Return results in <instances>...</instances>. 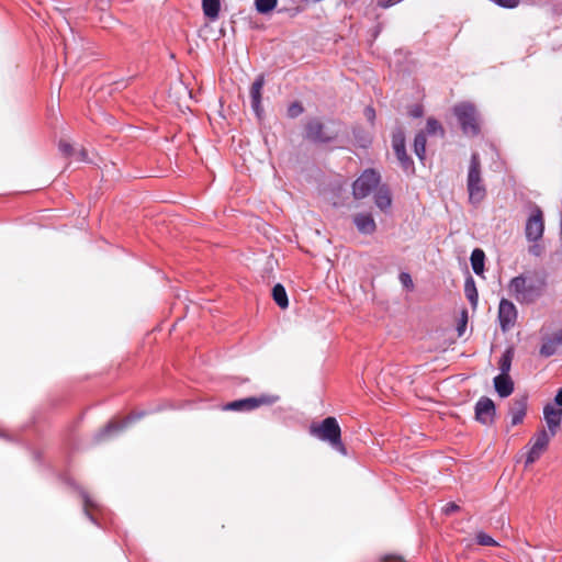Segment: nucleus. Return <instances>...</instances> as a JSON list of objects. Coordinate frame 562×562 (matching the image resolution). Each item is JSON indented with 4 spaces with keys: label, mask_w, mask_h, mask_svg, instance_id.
<instances>
[{
    "label": "nucleus",
    "mask_w": 562,
    "mask_h": 562,
    "mask_svg": "<svg viewBox=\"0 0 562 562\" xmlns=\"http://www.w3.org/2000/svg\"><path fill=\"white\" fill-rule=\"evenodd\" d=\"M529 252L533 256H540L542 252V248H541V246L535 244L529 247Z\"/></svg>",
    "instance_id": "nucleus-41"
},
{
    "label": "nucleus",
    "mask_w": 562,
    "mask_h": 562,
    "mask_svg": "<svg viewBox=\"0 0 562 562\" xmlns=\"http://www.w3.org/2000/svg\"><path fill=\"white\" fill-rule=\"evenodd\" d=\"M494 387L501 397H507L514 391V382L509 375L498 374L494 378Z\"/></svg>",
    "instance_id": "nucleus-16"
},
{
    "label": "nucleus",
    "mask_w": 562,
    "mask_h": 562,
    "mask_svg": "<svg viewBox=\"0 0 562 562\" xmlns=\"http://www.w3.org/2000/svg\"><path fill=\"white\" fill-rule=\"evenodd\" d=\"M82 497H83V505H85L86 515L93 521V517L90 515L89 508H95L97 505L94 504V502L87 494H83Z\"/></svg>",
    "instance_id": "nucleus-33"
},
{
    "label": "nucleus",
    "mask_w": 562,
    "mask_h": 562,
    "mask_svg": "<svg viewBox=\"0 0 562 562\" xmlns=\"http://www.w3.org/2000/svg\"><path fill=\"white\" fill-rule=\"evenodd\" d=\"M374 203L381 211H386L392 204L390 189L386 186H380L374 193Z\"/></svg>",
    "instance_id": "nucleus-17"
},
{
    "label": "nucleus",
    "mask_w": 562,
    "mask_h": 562,
    "mask_svg": "<svg viewBox=\"0 0 562 562\" xmlns=\"http://www.w3.org/2000/svg\"><path fill=\"white\" fill-rule=\"evenodd\" d=\"M303 112H304V108L297 101L291 103L288 108V116L291 119H295V117L300 116Z\"/></svg>",
    "instance_id": "nucleus-30"
},
{
    "label": "nucleus",
    "mask_w": 562,
    "mask_h": 562,
    "mask_svg": "<svg viewBox=\"0 0 562 562\" xmlns=\"http://www.w3.org/2000/svg\"><path fill=\"white\" fill-rule=\"evenodd\" d=\"M409 114L413 117H420L423 115V108L420 105H415L409 110Z\"/></svg>",
    "instance_id": "nucleus-38"
},
{
    "label": "nucleus",
    "mask_w": 562,
    "mask_h": 562,
    "mask_svg": "<svg viewBox=\"0 0 562 562\" xmlns=\"http://www.w3.org/2000/svg\"><path fill=\"white\" fill-rule=\"evenodd\" d=\"M496 408L494 402L486 396H482L475 404V419L486 426L494 423Z\"/></svg>",
    "instance_id": "nucleus-9"
},
{
    "label": "nucleus",
    "mask_w": 562,
    "mask_h": 562,
    "mask_svg": "<svg viewBox=\"0 0 562 562\" xmlns=\"http://www.w3.org/2000/svg\"><path fill=\"white\" fill-rule=\"evenodd\" d=\"M395 155H403L406 151L405 143L392 145Z\"/></svg>",
    "instance_id": "nucleus-40"
},
{
    "label": "nucleus",
    "mask_w": 562,
    "mask_h": 562,
    "mask_svg": "<svg viewBox=\"0 0 562 562\" xmlns=\"http://www.w3.org/2000/svg\"><path fill=\"white\" fill-rule=\"evenodd\" d=\"M542 451L537 450L536 448L531 447L526 459V464L533 463L539 457L541 456Z\"/></svg>",
    "instance_id": "nucleus-32"
},
{
    "label": "nucleus",
    "mask_w": 562,
    "mask_h": 562,
    "mask_svg": "<svg viewBox=\"0 0 562 562\" xmlns=\"http://www.w3.org/2000/svg\"><path fill=\"white\" fill-rule=\"evenodd\" d=\"M546 286L544 276L528 272L513 278L509 281L508 291L518 303L532 304L543 294Z\"/></svg>",
    "instance_id": "nucleus-1"
},
{
    "label": "nucleus",
    "mask_w": 562,
    "mask_h": 562,
    "mask_svg": "<svg viewBox=\"0 0 562 562\" xmlns=\"http://www.w3.org/2000/svg\"><path fill=\"white\" fill-rule=\"evenodd\" d=\"M405 143V133L401 125L396 126L392 132V145Z\"/></svg>",
    "instance_id": "nucleus-31"
},
{
    "label": "nucleus",
    "mask_w": 562,
    "mask_h": 562,
    "mask_svg": "<svg viewBox=\"0 0 562 562\" xmlns=\"http://www.w3.org/2000/svg\"><path fill=\"white\" fill-rule=\"evenodd\" d=\"M554 401L558 406L562 407V387L558 391Z\"/></svg>",
    "instance_id": "nucleus-43"
},
{
    "label": "nucleus",
    "mask_w": 562,
    "mask_h": 562,
    "mask_svg": "<svg viewBox=\"0 0 562 562\" xmlns=\"http://www.w3.org/2000/svg\"><path fill=\"white\" fill-rule=\"evenodd\" d=\"M426 133L428 135H436V134H440L441 136L445 135V131H443L442 125L439 123V121H437L434 117H429L427 120Z\"/></svg>",
    "instance_id": "nucleus-27"
},
{
    "label": "nucleus",
    "mask_w": 562,
    "mask_h": 562,
    "mask_svg": "<svg viewBox=\"0 0 562 562\" xmlns=\"http://www.w3.org/2000/svg\"><path fill=\"white\" fill-rule=\"evenodd\" d=\"M383 562H405L401 557L387 555L383 559Z\"/></svg>",
    "instance_id": "nucleus-42"
},
{
    "label": "nucleus",
    "mask_w": 562,
    "mask_h": 562,
    "mask_svg": "<svg viewBox=\"0 0 562 562\" xmlns=\"http://www.w3.org/2000/svg\"><path fill=\"white\" fill-rule=\"evenodd\" d=\"M272 297L279 307L286 308L289 306L288 294L282 284L278 283L273 286Z\"/></svg>",
    "instance_id": "nucleus-21"
},
{
    "label": "nucleus",
    "mask_w": 562,
    "mask_h": 562,
    "mask_svg": "<svg viewBox=\"0 0 562 562\" xmlns=\"http://www.w3.org/2000/svg\"><path fill=\"white\" fill-rule=\"evenodd\" d=\"M310 434L322 441L328 442L341 454H347L346 447L341 441V429L335 417H326L319 424H312Z\"/></svg>",
    "instance_id": "nucleus-2"
},
{
    "label": "nucleus",
    "mask_w": 562,
    "mask_h": 562,
    "mask_svg": "<svg viewBox=\"0 0 562 562\" xmlns=\"http://www.w3.org/2000/svg\"><path fill=\"white\" fill-rule=\"evenodd\" d=\"M544 232L543 213L539 206H535L530 216L527 218L525 235L528 241L536 243L540 240Z\"/></svg>",
    "instance_id": "nucleus-8"
},
{
    "label": "nucleus",
    "mask_w": 562,
    "mask_h": 562,
    "mask_svg": "<svg viewBox=\"0 0 562 562\" xmlns=\"http://www.w3.org/2000/svg\"><path fill=\"white\" fill-rule=\"evenodd\" d=\"M458 509H459V506H458L457 504H454V503H448V504L445 506L443 512H445V514L450 515V514L454 513V512H456V510H458Z\"/></svg>",
    "instance_id": "nucleus-39"
},
{
    "label": "nucleus",
    "mask_w": 562,
    "mask_h": 562,
    "mask_svg": "<svg viewBox=\"0 0 562 562\" xmlns=\"http://www.w3.org/2000/svg\"><path fill=\"white\" fill-rule=\"evenodd\" d=\"M402 0H378V5L381 7V8H389L391 5H394L398 2H401Z\"/></svg>",
    "instance_id": "nucleus-36"
},
{
    "label": "nucleus",
    "mask_w": 562,
    "mask_h": 562,
    "mask_svg": "<svg viewBox=\"0 0 562 562\" xmlns=\"http://www.w3.org/2000/svg\"><path fill=\"white\" fill-rule=\"evenodd\" d=\"M414 153L423 161L426 155V133L418 132L414 139Z\"/></svg>",
    "instance_id": "nucleus-24"
},
{
    "label": "nucleus",
    "mask_w": 562,
    "mask_h": 562,
    "mask_svg": "<svg viewBox=\"0 0 562 562\" xmlns=\"http://www.w3.org/2000/svg\"><path fill=\"white\" fill-rule=\"evenodd\" d=\"M139 417H140V415L136 416V417L128 416L121 422H116V420L110 422L103 429H101L95 435V440L101 441V440H104L105 438L110 437L112 434H117V432L122 431L125 427H127L128 424H131L134 419L139 418Z\"/></svg>",
    "instance_id": "nucleus-12"
},
{
    "label": "nucleus",
    "mask_w": 562,
    "mask_h": 562,
    "mask_svg": "<svg viewBox=\"0 0 562 562\" xmlns=\"http://www.w3.org/2000/svg\"><path fill=\"white\" fill-rule=\"evenodd\" d=\"M543 417L551 436H554L561 426L562 408L553 404H547L543 408Z\"/></svg>",
    "instance_id": "nucleus-11"
},
{
    "label": "nucleus",
    "mask_w": 562,
    "mask_h": 562,
    "mask_svg": "<svg viewBox=\"0 0 562 562\" xmlns=\"http://www.w3.org/2000/svg\"><path fill=\"white\" fill-rule=\"evenodd\" d=\"M550 436L546 429L539 430L532 438V446L537 450L544 451L549 445Z\"/></svg>",
    "instance_id": "nucleus-25"
},
{
    "label": "nucleus",
    "mask_w": 562,
    "mask_h": 562,
    "mask_svg": "<svg viewBox=\"0 0 562 562\" xmlns=\"http://www.w3.org/2000/svg\"><path fill=\"white\" fill-rule=\"evenodd\" d=\"M304 131V137L316 144H327L336 138L335 135H331L326 131L325 125L317 117L307 120Z\"/></svg>",
    "instance_id": "nucleus-7"
},
{
    "label": "nucleus",
    "mask_w": 562,
    "mask_h": 562,
    "mask_svg": "<svg viewBox=\"0 0 562 562\" xmlns=\"http://www.w3.org/2000/svg\"><path fill=\"white\" fill-rule=\"evenodd\" d=\"M278 401L279 396L277 395L261 394L259 396H251L229 402L224 406V409L236 412H249L260 406L272 405Z\"/></svg>",
    "instance_id": "nucleus-5"
},
{
    "label": "nucleus",
    "mask_w": 562,
    "mask_h": 562,
    "mask_svg": "<svg viewBox=\"0 0 562 562\" xmlns=\"http://www.w3.org/2000/svg\"><path fill=\"white\" fill-rule=\"evenodd\" d=\"M58 147L59 150L66 156H70L74 153L72 146L65 140H60Z\"/></svg>",
    "instance_id": "nucleus-34"
},
{
    "label": "nucleus",
    "mask_w": 562,
    "mask_h": 562,
    "mask_svg": "<svg viewBox=\"0 0 562 562\" xmlns=\"http://www.w3.org/2000/svg\"><path fill=\"white\" fill-rule=\"evenodd\" d=\"M476 542L484 547H495L498 543L487 533L481 531L476 535Z\"/></svg>",
    "instance_id": "nucleus-29"
},
{
    "label": "nucleus",
    "mask_w": 562,
    "mask_h": 562,
    "mask_svg": "<svg viewBox=\"0 0 562 562\" xmlns=\"http://www.w3.org/2000/svg\"><path fill=\"white\" fill-rule=\"evenodd\" d=\"M80 160L85 161L87 159V151L85 149L79 153Z\"/></svg>",
    "instance_id": "nucleus-44"
},
{
    "label": "nucleus",
    "mask_w": 562,
    "mask_h": 562,
    "mask_svg": "<svg viewBox=\"0 0 562 562\" xmlns=\"http://www.w3.org/2000/svg\"><path fill=\"white\" fill-rule=\"evenodd\" d=\"M202 9L204 15L211 21H215L220 15V0H202Z\"/></svg>",
    "instance_id": "nucleus-18"
},
{
    "label": "nucleus",
    "mask_w": 562,
    "mask_h": 562,
    "mask_svg": "<svg viewBox=\"0 0 562 562\" xmlns=\"http://www.w3.org/2000/svg\"><path fill=\"white\" fill-rule=\"evenodd\" d=\"M471 266L475 274L482 276L484 272L485 254L482 249L475 248L471 254Z\"/></svg>",
    "instance_id": "nucleus-19"
},
{
    "label": "nucleus",
    "mask_w": 562,
    "mask_h": 562,
    "mask_svg": "<svg viewBox=\"0 0 562 562\" xmlns=\"http://www.w3.org/2000/svg\"><path fill=\"white\" fill-rule=\"evenodd\" d=\"M357 229L364 235H371L376 231V224L370 213H358L353 216Z\"/></svg>",
    "instance_id": "nucleus-15"
},
{
    "label": "nucleus",
    "mask_w": 562,
    "mask_h": 562,
    "mask_svg": "<svg viewBox=\"0 0 562 562\" xmlns=\"http://www.w3.org/2000/svg\"><path fill=\"white\" fill-rule=\"evenodd\" d=\"M467 189L469 202L479 205L486 196V187L482 178L481 159L477 153H473L470 159V166L467 178Z\"/></svg>",
    "instance_id": "nucleus-3"
},
{
    "label": "nucleus",
    "mask_w": 562,
    "mask_h": 562,
    "mask_svg": "<svg viewBox=\"0 0 562 562\" xmlns=\"http://www.w3.org/2000/svg\"><path fill=\"white\" fill-rule=\"evenodd\" d=\"M464 294H465L467 299L469 300L471 306L473 308H475L477 305V302H479V294H477L475 282L471 276H469L465 280Z\"/></svg>",
    "instance_id": "nucleus-20"
},
{
    "label": "nucleus",
    "mask_w": 562,
    "mask_h": 562,
    "mask_svg": "<svg viewBox=\"0 0 562 562\" xmlns=\"http://www.w3.org/2000/svg\"><path fill=\"white\" fill-rule=\"evenodd\" d=\"M381 176L374 169H366L352 184V193L356 199L368 196L373 189L378 188Z\"/></svg>",
    "instance_id": "nucleus-6"
},
{
    "label": "nucleus",
    "mask_w": 562,
    "mask_h": 562,
    "mask_svg": "<svg viewBox=\"0 0 562 562\" xmlns=\"http://www.w3.org/2000/svg\"><path fill=\"white\" fill-rule=\"evenodd\" d=\"M278 4V0H255L256 10L261 14L271 12Z\"/></svg>",
    "instance_id": "nucleus-26"
},
{
    "label": "nucleus",
    "mask_w": 562,
    "mask_h": 562,
    "mask_svg": "<svg viewBox=\"0 0 562 562\" xmlns=\"http://www.w3.org/2000/svg\"><path fill=\"white\" fill-rule=\"evenodd\" d=\"M513 359H514V350H513V348H507L498 361V368L501 371L499 374L509 375Z\"/></svg>",
    "instance_id": "nucleus-22"
},
{
    "label": "nucleus",
    "mask_w": 562,
    "mask_h": 562,
    "mask_svg": "<svg viewBox=\"0 0 562 562\" xmlns=\"http://www.w3.org/2000/svg\"><path fill=\"white\" fill-rule=\"evenodd\" d=\"M402 169L406 173H413L414 172V161L412 158L407 155L406 151L403 153V155H395Z\"/></svg>",
    "instance_id": "nucleus-28"
},
{
    "label": "nucleus",
    "mask_w": 562,
    "mask_h": 562,
    "mask_svg": "<svg viewBox=\"0 0 562 562\" xmlns=\"http://www.w3.org/2000/svg\"><path fill=\"white\" fill-rule=\"evenodd\" d=\"M562 344V330L560 336L554 339H549L541 345L540 355L543 357H550L555 353L557 347Z\"/></svg>",
    "instance_id": "nucleus-23"
},
{
    "label": "nucleus",
    "mask_w": 562,
    "mask_h": 562,
    "mask_svg": "<svg viewBox=\"0 0 562 562\" xmlns=\"http://www.w3.org/2000/svg\"><path fill=\"white\" fill-rule=\"evenodd\" d=\"M517 308L513 302L502 299L498 306V321L503 331L509 330L516 323Z\"/></svg>",
    "instance_id": "nucleus-10"
},
{
    "label": "nucleus",
    "mask_w": 562,
    "mask_h": 562,
    "mask_svg": "<svg viewBox=\"0 0 562 562\" xmlns=\"http://www.w3.org/2000/svg\"><path fill=\"white\" fill-rule=\"evenodd\" d=\"M527 413V396H520L513 400L509 414L512 426H517L522 423Z\"/></svg>",
    "instance_id": "nucleus-13"
},
{
    "label": "nucleus",
    "mask_w": 562,
    "mask_h": 562,
    "mask_svg": "<svg viewBox=\"0 0 562 562\" xmlns=\"http://www.w3.org/2000/svg\"><path fill=\"white\" fill-rule=\"evenodd\" d=\"M400 281L402 282V284L405 286V288H413V280L411 278V276L406 272H402L400 274Z\"/></svg>",
    "instance_id": "nucleus-35"
},
{
    "label": "nucleus",
    "mask_w": 562,
    "mask_h": 562,
    "mask_svg": "<svg viewBox=\"0 0 562 562\" xmlns=\"http://www.w3.org/2000/svg\"><path fill=\"white\" fill-rule=\"evenodd\" d=\"M453 113L464 134L475 136L480 133L477 113L472 104L460 103L454 106Z\"/></svg>",
    "instance_id": "nucleus-4"
},
{
    "label": "nucleus",
    "mask_w": 562,
    "mask_h": 562,
    "mask_svg": "<svg viewBox=\"0 0 562 562\" xmlns=\"http://www.w3.org/2000/svg\"><path fill=\"white\" fill-rule=\"evenodd\" d=\"M265 85V77L262 75L258 76L256 80L252 82L250 87V100H251V108L257 114V116H260L262 112L261 106V91Z\"/></svg>",
    "instance_id": "nucleus-14"
},
{
    "label": "nucleus",
    "mask_w": 562,
    "mask_h": 562,
    "mask_svg": "<svg viewBox=\"0 0 562 562\" xmlns=\"http://www.w3.org/2000/svg\"><path fill=\"white\" fill-rule=\"evenodd\" d=\"M364 115L368 119V121L373 122L374 119H375V111H374V109L371 108V106H367L364 109Z\"/></svg>",
    "instance_id": "nucleus-37"
}]
</instances>
